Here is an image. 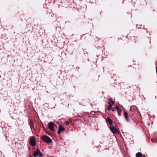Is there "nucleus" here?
<instances>
[{"instance_id":"9b49d317","label":"nucleus","mask_w":157,"mask_h":157,"mask_svg":"<svg viewBox=\"0 0 157 157\" xmlns=\"http://www.w3.org/2000/svg\"><path fill=\"white\" fill-rule=\"evenodd\" d=\"M115 108L117 110H118L120 112H121V107H119L118 106H115Z\"/></svg>"},{"instance_id":"0eeeda50","label":"nucleus","mask_w":157,"mask_h":157,"mask_svg":"<svg viewBox=\"0 0 157 157\" xmlns=\"http://www.w3.org/2000/svg\"><path fill=\"white\" fill-rule=\"evenodd\" d=\"M124 114V117L126 121L128 122H129L130 121V119L129 118V117L128 116L127 113L126 112H125Z\"/></svg>"},{"instance_id":"dca6fc26","label":"nucleus","mask_w":157,"mask_h":157,"mask_svg":"<svg viewBox=\"0 0 157 157\" xmlns=\"http://www.w3.org/2000/svg\"><path fill=\"white\" fill-rule=\"evenodd\" d=\"M117 113H118L119 116H121V113L119 112L118 111H117Z\"/></svg>"},{"instance_id":"423d86ee","label":"nucleus","mask_w":157,"mask_h":157,"mask_svg":"<svg viewBox=\"0 0 157 157\" xmlns=\"http://www.w3.org/2000/svg\"><path fill=\"white\" fill-rule=\"evenodd\" d=\"M29 144L32 146H34L35 144V141L34 139L33 138H31L30 140Z\"/></svg>"},{"instance_id":"f3484780","label":"nucleus","mask_w":157,"mask_h":157,"mask_svg":"<svg viewBox=\"0 0 157 157\" xmlns=\"http://www.w3.org/2000/svg\"><path fill=\"white\" fill-rule=\"evenodd\" d=\"M156 72L157 74V65L156 66Z\"/></svg>"},{"instance_id":"4468645a","label":"nucleus","mask_w":157,"mask_h":157,"mask_svg":"<svg viewBox=\"0 0 157 157\" xmlns=\"http://www.w3.org/2000/svg\"><path fill=\"white\" fill-rule=\"evenodd\" d=\"M65 124L66 125H68L69 124V122L68 121H66L65 122Z\"/></svg>"},{"instance_id":"6e6552de","label":"nucleus","mask_w":157,"mask_h":157,"mask_svg":"<svg viewBox=\"0 0 157 157\" xmlns=\"http://www.w3.org/2000/svg\"><path fill=\"white\" fill-rule=\"evenodd\" d=\"M106 121L107 122H108L109 124L112 125L113 124L112 121L111 119L107 117L106 119Z\"/></svg>"},{"instance_id":"f03ea898","label":"nucleus","mask_w":157,"mask_h":157,"mask_svg":"<svg viewBox=\"0 0 157 157\" xmlns=\"http://www.w3.org/2000/svg\"><path fill=\"white\" fill-rule=\"evenodd\" d=\"M33 155L35 157H36L37 156L41 157L43 156V154L40 152V150L38 148H37L36 150L34 151V153L33 154Z\"/></svg>"},{"instance_id":"f8f14e48","label":"nucleus","mask_w":157,"mask_h":157,"mask_svg":"<svg viewBox=\"0 0 157 157\" xmlns=\"http://www.w3.org/2000/svg\"><path fill=\"white\" fill-rule=\"evenodd\" d=\"M29 124L30 126V127L31 128L33 126V122L31 121H30V122L29 123Z\"/></svg>"},{"instance_id":"f257e3e1","label":"nucleus","mask_w":157,"mask_h":157,"mask_svg":"<svg viewBox=\"0 0 157 157\" xmlns=\"http://www.w3.org/2000/svg\"><path fill=\"white\" fill-rule=\"evenodd\" d=\"M42 140L48 144L52 143V139L48 136L44 135L42 137Z\"/></svg>"},{"instance_id":"7ed1b4c3","label":"nucleus","mask_w":157,"mask_h":157,"mask_svg":"<svg viewBox=\"0 0 157 157\" xmlns=\"http://www.w3.org/2000/svg\"><path fill=\"white\" fill-rule=\"evenodd\" d=\"M110 131L113 134H117L118 133V132L117 128L114 126H111L109 127Z\"/></svg>"},{"instance_id":"ddd939ff","label":"nucleus","mask_w":157,"mask_h":157,"mask_svg":"<svg viewBox=\"0 0 157 157\" xmlns=\"http://www.w3.org/2000/svg\"><path fill=\"white\" fill-rule=\"evenodd\" d=\"M111 110L113 112L117 110L115 107H113L111 109Z\"/></svg>"},{"instance_id":"20e7f679","label":"nucleus","mask_w":157,"mask_h":157,"mask_svg":"<svg viewBox=\"0 0 157 157\" xmlns=\"http://www.w3.org/2000/svg\"><path fill=\"white\" fill-rule=\"evenodd\" d=\"M54 123L52 122H50L48 124V128L52 131L54 130Z\"/></svg>"},{"instance_id":"1a4fd4ad","label":"nucleus","mask_w":157,"mask_h":157,"mask_svg":"<svg viewBox=\"0 0 157 157\" xmlns=\"http://www.w3.org/2000/svg\"><path fill=\"white\" fill-rule=\"evenodd\" d=\"M136 157H142V154L141 152H138L136 154Z\"/></svg>"},{"instance_id":"2eb2a0df","label":"nucleus","mask_w":157,"mask_h":157,"mask_svg":"<svg viewBox=\"0 0 157 157\" xmlns=\"http://www.w3.org/2000/svg\"><path fill=\"white\" fill-rule=\"evenodd\" d=\"M112 106H109V107H108L107 109L108 110H110L112 109Z\"/></svg>"},{"instance_id":"9d476101","label":"nucleus","mask_w":157,"mask_h":157,"mask_svg":"<svg viewBox=\"0 0 157 157\" xmlns=\"http://www.w3.org/2000/svg\"><path fill=\"white\" fill-rule=\"evenodd\" d=\"M114 103L113 101L111 100H110L108 102V104L109 105V106H112L113 105Z\"/></svg>"},{"instance_id":"39448f33","label":"nucleus","mask_w":157,"mask_h":157,"mask_svg":"<svg viewBox=\"0 0 157 157\" xmlns=\"http://www.w3.org/2000/svg\"><path fill=\"white\" fill-rule=\"evenodd\" d=\"M65 130V128L63 127L62 124L59 125V126L58 131L57 133L58 135H60L61 132Z\"/></svg>"}]
</instances>
